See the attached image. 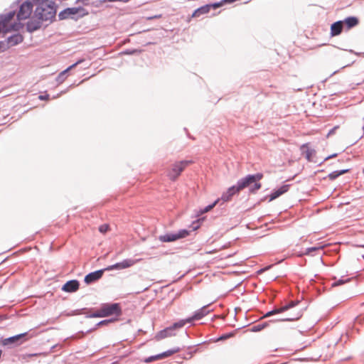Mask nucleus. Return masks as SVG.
I'll use <instances>...</instances> for the list:
<instances>
[{
	"instance_id": "f257e3e1",
	"label": "nucleus",
	"mask_w": 364,
	"mask_h": 364,
	"mask_svg": "<svg viewBox=\"0 0 364 364\" xmlns=\"http://www.w3.org/2000/svg\"><path fill=\"white\" fill-rule=\"evenodd\" d=\"M34 17L44 21L48 26L55 21L58 6L53 0H36Z\"/></svg>"
},
{
	"instance_id": "f03ea898",
	"label": "nucleus",
	"mask_w": 364,
	"mask_h": 364,
	"mask_svg": "<svg viewBox=\"0 0 364 364\" xmlns=\"http://www.w3.org/2000/svg\"><path fill=\"white\" fill-rule=\"evenodd\" d=\"M36 0H16L11 5V10L15 9V15L18 21H23L29 18L36 6Z\"/></svg>"
},
{
	"instance_id": "7ed1b4c3",
	"label": "nucleus",
	"mask_w": 364,
	"mask_h": 364,
	"mask_svg": "<svg viewBox=\"0 0 364 364\" xmlns=\"http://www.w3.org/2000/svg\"><path fill=\"white\" fill-rule=\"evenodd\" d=\"M262 178V173L248 174L245 177L239 179L237 181L236 186L240 191L245 188H249V192L250 193H255L262 187V184L259 181Z\"/></svg>"
},
{
	"instance_id": "20e7f679",
	"label": "nucleus",
	"mask_w": 364,
	"mask_h": 364,
	"mask_svg": "<svg viewBox=\"0 0 364 364\" xmlns=\"http://www.w3.org/2000/svg\"><path fill=\"white\" fill-rule=\"evenodd\" d=\"M15 16V9L11 10L6 14H0V33H7L11 31H18L23 28L24 24L21 21L14 22L9 25V23L14 18Z\"/></svg>"
},
{
	"instance_id": "39448f33",
	"label": "nucleus",
	"mask_w": 364,
	"mask_h": 364,
	"mask_svg": "<svg viewBox=\"0 0 364 364\" xmlns=\"http://www.w3.org/2000/svg\"><path fill=\"white\" fill-rule=\"evenodd\" d=\"M89 11L82 6L68 7L60 11L58 15L59 21L71 19L75 21L89 15Z\"/></svg>"
},
{
	"instance_id": "423d86ee",
	"label": "nucleus",
	"mask_w": 364,
	"mask_h": 364,
	"mask_svg": "<svg viewBox=\"0 0 364 364\" xmlns=\"http://www.w3.org/2000/svg\"><path fill=\"white\" fill-rule=\"evenodd\" d=\"M183 319L179 320L169 326L164 328L163 330L159 331L155 338L156 340L159 341L167 337H171L176 335V331L178 328L183 327L186 323Z\"/></svg>"
},
{
	"instance_id": "0eeeda50",
	"label": "nucleus",
	"mask_w": 364,
	"mask_h": 364,
	"mask_svg": "<svg viewBox=\"0 0 364 364\" xmlns=\"http://www.w3.org/2000/svg\"><path fill=\"white\" fill-rule=\"evenodd\" d=\"M189 231L186 229H181L176 232H167L159 237V241L162 242H171L185 238L189 235Z\"/></svg>"
},
{
	"instance_id": "6e6552de",
	"label": "nucleus",
	"mask_w": 364,
	"mask_h": 364,
	"mask_svg": "<svg viewBox=\"0 0 364 364\" xmlns=\"http://www.w3.org/2000/svg\"><path fill=\"white\" fill-rule=\"evenodd\" d=\"M192 163L190 160H183L173 164L171 171L168 176L171 181H175L180 176L186 166Z\"/></svg>"
},
{
	"instance_id": "1a4fd4ad",
	"label": "nucleus",
	"mask_w": 364,
	"mask_h": 364,
	"mask_svg": "<svg viewBox=\"0 0 364 364\" xmlns=\"http://www.w3.org/2000/svg\"><path fill=\"white\" fill-rule=\"evenodd\" d=\"M105 317L115 315L119 316L122 314V308L119 303H105L101 306Z\"/></svg>"
},
{
	"instance_id": "9d476101",
	"label": "nucleus",
	"mask_w": 364,
	"mask_h": 364,
	"mask_svg": "<svg viewBox=\"0 0 364 364\" xmlns=\"http://www.w3.org/2000/svg\"><path fill=\"white\" fill-rule=\"evenodd\" d=\"M27 332L19 333L2 340L3 346H18L28 340Z\"/></svg>"
},
{
	"instance_id": "9b49d317",
	"label": "nucleus",
	"mask_w": 364,
	"mask_h": 364,
	"mask_svg": "<svg viewBox=\"0 0 364 364\" xmlns=\"http://www.w3.org/2000/svg\"><path fill=\"white\" fill-rule=\"evenodd\" d=\"M220 199H216L213 203L209 204L208 205L204 207L203 208H200L197 212L196 217H198V218L196 220L193 221L191 225V227L193 230H196L198 228H199L200 223L205 220V218H200V216L211 210L218 203Z\"/></svg>"
},
{
	"instance_id": "f8f14e48",
	"label": "nucleus",
	"mask_w": 364,
	"mask_h": 364,
	"mask_svg": "<svg viewBox=\"0 0 364 364\" xmlns=\"http://www.w3.org/2000/svg\"><path fill=\"white\" fill-rule=\"evenodd\" d=\"M210 304L203 306L200 309L194 312L192 316L183 319L185 323H191L193 321L200 320L206 316L210 310L209 309Z\"/></svg>"
},
{
	"instance_id": "ddd939ff",
	"label": "nucleus",
	"mask_w": 364,
	"mask_h": 364,
	"mask_svg": "<svg viewBox=\"0 0 364 364\" xmlns=\"http://www.w3.org/2000/svg\"><path fill=\"white\" fill-rule=\"evenodd\" d=\"M136 262L137 260H134L132 259H125L122 262H117L112 265L107 267L105 269H107V271H110L113 269H124L133 266L134 264H136Z\"/></svg>"
},
{
	"instance_id": "4468645a",
	"label": "nucleus",
	"mask_w": 364,
	"mask_h": 364,
	"mask_svg": "<svg viewBox=\"0 0 364 364\" xmlns=\"http://www.w3.org/2000/svg\"><path fill=\"white\" fill-rule=\"evenodd\" d=\"M45 23L44 21H41L38 18H35L34 16L26 23V31L32 33L38 30H40L43 26V23Z\"/></svg>"
},
{
	"instance_id": "2eb2a0df",
	"label": "nucleus",
	"mask_w": 364,
	"mask_h": 364,
	"mask_svg": "<svg viewBox=\"0 0 364 364\" xmlns=\"http://www.w3.org/2000/svg\"><path fill=\"white\" fill-rule=\"evenodd\" d=\"M107 271L105 268L102 269H98L92 272H90L87 275H85L84 278V282L87 284H91L97 281H98L100 279L102 278L103 276L104 272Z\"/></svg>"
},
{
	"instance_id": "dca6fc26",
	"label": "nucleus",
	"mask_w": 364,
	"mask_h": 364,
	"mask_svg": "<svg viewBox=\"0 0 364 364\" xmlns=\"http://www.w3.org/2000/svg\"><path fill=\"white\" fill-rule=\"evenodd\" d=\"M84 61H85L84 59H80L77 61H76L75 63H73L71 65H70L69 67H68L65 70L60 72L56 77V79H55L56 82L58 84L63 83L67 78L68 72L69 70H72L73 68H75L77 65L82 63Z\"/></svg>"
},
{
	"instance_id": "f3484780",
	"label": "nucleus",
	"mask_w": 364,
	"mask_h": 364,
	"mask_svg": "<svg viewBox=\"0 0 364 364\" xmlns=\"http://www.w3.org/2000/svg\"><path fill=\"white\" fill-rule=\"evenodd\" d=\"M79 287H80L79 281L77 279H72V280H69L67 282H65L63 285L61 289H62V291H65V292L73 293V292L76 291L79 289Z\"/></svg>"
},
{
	"instance_id": "a211bd4d",
	"label": "nucleus",
	"mask_w": 364,
	"mask_h": 364,
	"mask_svg": "<svg viewBox=\"0 0 364 364\" xmlns=\"http://www.w3.org/2000/svg\"><path fill=\"white\" fill-rule=\"evenodd\" d=\"M240 191L237 188L236 184L233 185L228 188V190L222 194L219 199L223 202H228L232 199L233 196H235L236 193H238Z\"/></svg>"
},
{
	"instance_id": "6ab92c4d",
	"label": "nucleus",
	"mask_w": 364,
	"mask_h": 364,
	"mask_svg": "<svg viewBox=\"0 0 364 364\" xmlns=\"http://www.w3.org/2000/svg\"><path fill=\"white\" fill-rule=\"evenodd\" d=\"M345 28L344 24H343L341 20L337 21L331 25L330 34L331 36H339L343 29Z\"/></svg>"
},
{
	"instance_id": "aec40b11",
	"label": "nucleus",
	"mask_w": 364,
	"mask_h": 364,
	"mask_svg": "<svg viewBox=\"0 0 364 364\" xmlns=\"http://www.w3.org/2000/svg\"><path fill=\"white\" fill-rule=\"evenodd\" d=\"M290 187L289 184H284L279 187L277 189L273 190V191L269 195V201H272L282 196V194L287 193L289 191V188Z\"/></svg>"
},
{
	"instance_id": "412c9836",
	"label": "nucleus",
	"mask_w": 364,
	"mask_h": 364,
	"mask_svg": "<svg viewBox=\"0 0 364 364\" xmlns=\"http://www.w3.org/2000/svg\"><path fill=\"white\" fill-rule=\"evenodd\" d=\"M346 30H350L355 27L359 23V20L356 16H348L345 19L341 20Z\"/></svg>"
},
{
	"instance_id": "4be33fe9",
	"label": "nucleus",
	"mask_w": 364,
	"mask_h": 364,
	"mask_svg": "<svg viewBox=\"0 0 364 364\" xmlns=\"http://www.w3.org/2000/svg\"><path fill=\"white\" fill-rule=\"evenodd\" d=\"M23 39V36L18 33L13 34L6 38L10 48L21 43Z\"/></svg>"
},
{
	"instance_id": "5701e85b",
	"label": "nucleus",
	"mask_w": 364,
	"mask_h": 364,
	"mask_svg": "<svg viewBox=\"0 0 364 364\" xmlns=\"http://www.w3.org/2000/svg\"><path fill=\"white\" fill-rule=\"evenodd\" d=\"M209 6L208 4H205L204 6H202L198 9H196L193 14L192 17H200L201 15L208 14L210 11V9L208 7Z\"/></svg>"
},
{
	"instance_id": "b1692460",
	"label": "nucleus",
	"mask_w": 364,
	"mask_h": 364,
	"mask_svg": "<svg viewBox=\"0 0 364 364\" xmlns=\"http://www.w3.org/2000/svg\"><path fill=\"white\" fill-rule=\"evenodd\" d=\"M301 151L303 153H305V156H306V159L309 161H311V156L316 154V151L313 149H309L308 147V144H304L302 145L301 146Z\"/></svg>"
},
{
	"instance_id": "393cba45",
	"label": "nucleus",
	"mask_w": 364,
	"mask_h": 364,
	"mask_svg": "<svg viewBox=\"0 0 364 364\" xmlns=\"http://www.w3.org/2000/svg\"><path fill=\"white\" fill-rule=\"evenodd\" d=\"M349 171H350L349 168L337 170V171H334L330 173L326 177L328 178L331 181H334L340 176L345 174Z\"/></svg>"
},
{
	"instance_id": "a878e982",
	"label": "nucleus",
	"mask_w": 364,
	"mask_h": 364,
	"mask_svg": "<svg viewBox=\"0 0 364 364\" xmlns=\"http://www.w3.org/2000/svg\"><path fill=\"white\" fill-rule=\"evenodd\" d=\"M323 249L322 246H315L306 248L302 253L300 254V256L302 255H314V252L321 250Z\"/></svg>"
},
{
	"instance_id": "bb28decb",
	"label": "nucleus",
	"mask_w": 364,
	"mask_h": 364,
	"mask_svg": "<svg viewBox=\"0 0 364 364\" xmlns=\"http://www.w3.org/2000/svg\"><path fill=\"white\" fill-rule=\"evenodd\" d=\"M114 321V319H113V318H109V319H105V320L100 321L95 325V326L93 328H90V330H87V333L91 332L93 330L96 329L97 327H100V326H104V325H107L109 323L113 322Z\"/></svg>"
},
{
	"instance_id": "cd10ccee",
	"label": "nucleus",
	"mask_w": 364,
	"mask_h": 364,
	"mask_svg": "<svg viewBox=\"0 0 364 364\" xmlns=\"http://www.w3.org/2000/svg\"><path fill=\"white\" fill-rule=\"evenodd\" d=\"M301 316H302V311H299L293 317L279 318L277 321H295V320H297V319L300 318L301 317Z\"/></svg>"
},
{
	"instance_id": "c85d7f7f",
	"label": "nucleus",
	"mask_w": 364,
	"mask_h": 364,
	"mask_svg": "<svg viewBox=\"0 0 364 364\" xmlns=\"http://www.w3.org/2000/svg\"><path fill=\"white\" fill-rule=\"evenodd\" d=\"M267 326H268L267 322L259 323L257 325L252 326V328L250 329V331L252 332H259V331L263 330L264 328H265Z\"/></svg>"
},
{
	"instance_id": "c756f323",
	"label": "nucleus",
	"mask_w": 364,
	"mask_h": 364,
	"mask_svg": "<svg viewBox=\"0 0 364 364\" xmlns=\"http://www.w3.org/2000/svg\"><path fill=\"white\" fill-rule=\"evenodd\" d=\"M235 335V331H231L227 333L222 334L220 336H219L217 339V341H225L228 338H230L233 337Z\"/></svg>"
},
{
	"instance_id": "7c9ffc66",
	"label": "nucleus",
	"mask_w": 364,
	"mask_h": 364,
	"mask_svg": "<svg viewBox=\"0 0 364 364\" xmlns=\"http://www.w3.org/2000/svg\"><path fill=\"white\" fill-rule=\"evenodd\" d=\"M87 318H102L105 317L102 308L96 312H94L86 316Z\"/></svg>"
},
{
	"instance_id": "2f4dec72",
	"label": "nucleus",
	"mask_w": 364,
	"mask_h": 364,
	"mask_svg": "<svg viewBox=\"0 0 364 364\" xmlns=\"http://www.w3.org/2000/svg\"><path fill=\"white\" fill-rule=\"evenodd\" d=\"M141 53V50L134 49V48H129L122 51V54L124 55H136Z\"/></svg>"
},
{
	"instance_id": "473e14b6",
	"label": "nucleus",
	"mask_w": 364,
	"mask_h": 364,
	"mask_svg": "<svg viewBox=\"0 0 364 364\" xmlns=\"http://www.w3.org/2000/svg\"><path fill=\"white\" fill-rule=\"evenodd\" d=\"M10 47L6 39L0 41V53L7 50Z\"/></svg>"
},
{
	"instance_id": "72a5a7b5",
	"label": "nucleus",
	"mask_w": 364,
	"mask_h": 364,
	"mask_svg": "<svg viewBox=\"0 0 364 364\" xmlns=\"http://www.w3.org/2000/svg\"><path fill=\"white\" fill-rule=\"evenodd\" d=\"M198 352V349L196 348L194 350H188L183 355H180L179 356L183 359H190L192 358L193 355Z\"/></svg>"
},
{
	"instance_id": "f704fd0d",
	"label": "nucleus",
	"mask_w": 364,
	"mask_h": 364,
	"mask_svg": "<svg viewBox=\"0 0 364 364\" xmlns=\"http://www.w3.org/2000/svg\"><path fill=\"white\" fill-rule=\"evenodd\" d=\"M299 303V301H291L288 302L287 304L284 305V309L285 311H287L291 308L295 307L296 305H298Z\"/></svg>"
},
{
	"instance_id": "c9c22d12",
	"label": "nucleus",
	"mask_w": 364,
	"mask_h": 364,
	"mask_svg": "<svg viewBox=\"0 0 364 364\" xmlns=\"http://www.w3.org/2000/svg\"><path fill=\"white\" fill-rule=\"evenodd\" d=\"M159 359H161L160 353L157 354V355H151V356H149L148 358H146L144 359V362L146 363H151V362H153L154 360H159Z\"/></svg>"
},
{
	"instance_id": "e433bc0d",
	"label": "nucleus",
	"mask_w": 364,
	"mask_h": 364,
	"mask_svg": "<svg viewBox=\"0 0 364 364\" xmlns=\"http://www.w3.org/2000/svg\"><path fill=\"white\" fill-rule=\"evenodd\" d=\"M225 4L224 2H223V0L218 1V2H215V3H213V4H208V5L209 6V9H216L222 6H223Z\"/></svg>"
},
{
	"instance_id": "4c0bfd02",
	"label": "nucleus",
	"mask_w": 364,
	"mask_h": 364,
	"mask_svg": "<svg viewBox=\"0 0 364 364\" xmlns=\"http://www.w3.org/2000/svg\"><path fill=\"white\" fill-rule=\"evenodd\" d=\"M350 281V279H339L338 280H336V282H334L333 284H332V286L333 287H337V286H340V285H342Z\"/></svg>"
},
{
	"instance_id": "58836bf2",
	"label": "nucleus",
	"mask_w": 364,
	"mask_h": 364,
	"mask_svg": "<svg viewBox=\"0 0 364 364\" xmlns=\"http://www.w3.org/2000/svg\"><path fill=\"white\" fill-rule=\"evenodd\" d=\"M272 311H273L274 315L277 314H281V313L286 311L285 309H284V306H282L281 307L274 306L273 308Z\"/></svg>"
},
{
	"instance_id": "ea45409f",
	"label": "nucleus",
	"mask_w": 364,
	"mask_h": 364,
	"mask_svg": "<svg viewBox=\"0 0 364 364\" xmlns=\"http://www.w3.org/2000/svg\"><path fill=\"white\" fill-rule=\"evenodd\" d=\"M131 0H101L100 1L102 3H105V2H122V3H128L129 1H130Z\"/></svg>"
},
{
	"instance_id": "a19ab883",
	"label": "nucleus",
	"mask_w": 364,
	"mask_h": 364,
	"mask_svg": "<svg viewBox=\"0 0 364 364\" xmlns=\"http://www.w3.org/2000/svg\"><path fill=\"white\" fill-rule=\"evenodd\" d=\"M87 311V309L86 308H84V309H76V310H74L73 312V315H80L81 314H84V312Z\"/></svg>"
},
{
	"instance_id": "79ce46f5",
	"label": "nucleus",
	"mask_w": 364,
	"mask_h": 364,
	"mask_svg": "<svg viewBox=\"0 0 364 364\" xmlns=\"http://www.w3.org/2000/svg\"><path fill=\"white\" fill-rule=\"evenodd\" d=\"M160 355H161V357L162 359V358L168 357V356L171 355L172 354H171V352L170 351V350H168L166 351H164V352L160 353Z\"/></svg>"
},
{
	"instance_id": "37998d69",
	"label": "nucleus",
	"mask_w": 364,
	"mask_h": 364,
	"mask_svg": "<svg viewBox=\"0 0 364 364\" xmlns=\"http://www.w3.org/2000/svg\"><path fill=\"white\" fill-rule=\"evenodd\" d=\"M336 156H337V154L335 153V154H333L331 155H329V156L325 157L324 159L321 162H320L318 165H321L324 161H328L330 159L334 158Z\"/></svg>"
},
{
	"instance_id": "c03bdc74",
	"label": "nucleus",
	"mask_w": 364,
	"mask_h": 364,
	"mask_svg": "<svg viewBox=\"0 0 364 364\" xmlns=\"http://www.w3.org/2000/svg\"><path fill=\"white\" fill-rule=\"evenodd\" d=\"M49 98H50V95L48 94L40 95L38 96V99L40 100H48Z\"/></svg>"
},
{
	"instance_id": "a18cd8bd",
	"label": "nucleus",
	"mask_w": 364,
	"mask_h": 364,
	"mask_svg": "<svg viewBox=\"0 0 364 364\" xmlns=\"http://www.w3.org/2000/svg\"><path fill=\"white\" fill-rule=\"evenodd\" d=\"M274 315V313H273V311L271 310V311H267L264 316H263V318H267V317H270Z\"/></svg>"
},
{
	"instance_id": "49530a36",
	"label": "nucleus",
	"mask_w": 364,
	"mask_h": 364,
	"mask_svg": "<svg viewBox=\"0 0 364 364\" xmlns=\"http://www.w3.org/2000/svg\"><path fill=\"white\" fill-rule=\"evenodd\" d=\"M170 351L171 352V354H174L176 353H178L180 351V348L178 347H176V348H171V349H169Z\"/></svg>"
},
{
	"instance_id": "de8ad7c7",
	"label": "nucleus",
	"mask_w": 364,
	"mask_h": 364,
	"mask_svg": "<svg viewBox=\"0 0 364 364\" xmlns=\"http://www.w3.org/2000/svg\"><path fill=\"white\" fill-rule=\"evenodd\" d=\"M99 230L101 232H105L107 230V226H100Z\"/></svg>"
},
{
	"instance_id": "09e8293b",
	"label": "nucleus",
	"mask_w": 364,
	"mask_h": 364,
	"mask_svg": "<svg viewBox=\"0 0 364 364\" xmlns=\"http://www.w3.org/2000/svg\"><path fill=\"white\" fill-rule=\"evenodd\" d=\"M337 129V127H335L333 128H332L328 133V136L334 133L335 130Z\"/></svg>"
},
{
	"instance_id": "8fccbe9b",
	"label": "nucleus",
	"mask_w": 364,
	"mask_h": 364,
	"mask_svg": "<svg viewBox=\"0 0 364 364\" xmlns=\"http://www.w3.org/2000/svg\"><path fill=\"white\" fill-rule=\"evenodd\" d=\"M89 0H82V6L84 7V6H87L89 4L88 3Z\"/></svg>"
},
{
	"instance_id": "3c124183",
	"label": "nucleus",
	"mask_w": 364,
	"mask_h": 364,
	"mask_svg": "<svg viewBox=\"0 0 364 364\" xmlns=\"http://www.w3.org/2000/svg\"><path fill=\"white\" fill-rule=\"evenodd\" d=\"M75 4H80L79 6H82V0H75Z\"/></svg>"
},
{
	"instance_id": "603ef678",
	"label": "nucleus",
	"mask_w": 364,
	"mask_h": 364,
	"mask_svg": "<svg viewBox=\"0 0 364 364\" xmlns=\"http://www.w3.org/2000/svg\"><path fill=\"white\" fill-rule=\"evenodd\" d=\"M269 267H267V269H269ZM267 269V268H264V269H262L258 271L259 273H261V272H263L264 271H265Z\"/></svg>"
},
{
	"instance_id": "864d4df0",
	"label": "nucleus",
	"mask_w": 364,
	"mask_h": 364,
	"mask_svg": "<svg viewBox=\"0 0 364 364\" xmlns=\"http://www.w3.org/2000/svg\"><path fill=\"white\" fill-rule=\"evenodd\" d=\"M349 52L352 53H355L356 55H359V53H357L354 52L353 50H349Z\"/></svg>"
},
{
	"instance_id": "5fc2aeb1",
	"label": "nucleus",
	"mask_w": 364,
	"mask_h": 364,
	"mask_svg": "<svg viewBox=\"0 0 364 364\" xmlns=\"http://www.w3.org/2000/svg\"><path fill=\"white\" fill-rule=\"evenodd\" d=\"M193 348V346H188V349H191V348Z\"/></svg>"
},
{
	"instance_id": "6e6d98bb",
	"label": "nucleus",
	"mask_w": 364,
	"mask_h": 364,
	"mask_svg": "<svg viewBox=\"0 0 364 364\" xmlns=\"http://www.w3.org/2000/svg\"><path fill=\"white\" fill-rule=\"evenodd\" d=\"M60 95H57V96H54L53 98H56L57 97H58Z\"/></svg>"
},
{
	"instance_id": "4d7b16f0",
	"label": "nucleus",
	"mask_w": 364,
	"mask_h": 364,
	"mask_svg": "<svg viewBox=\"0 0 364 364\" xmlns=\"http://www.w3.org/2000/svg\"><path fill=\"white\" fill-rule=\"evenodd\" d=\"M237 330H240V328H237V329H235V332L237 331Z\"/></svg>"
},
{
	"instance_id": "13d9d810",
	"label": "nucleus",
	"mask_w": 364,
	"mask_h": 364,
	"mask_svg": "<svg viewBox=\"0 0 364 364\" xmlns=\"http://www.w3.org/2000/svg\"><path fill=\"white\" fill-rule=\"evenodd\" d=\"M237 330H240V328H237V329H235V332L237 331Z\"/></svg>"
}]
</instances>
